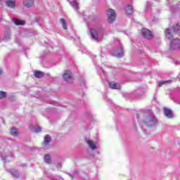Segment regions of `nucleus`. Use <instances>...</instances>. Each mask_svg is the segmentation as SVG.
<instances>
[{
	"label": "nucleus",
	"instance_id": "f257e3e1",
	"mask_svg": "<svg viewBox=\"0 0 180 180\" xmlns=\"http://www.w3.org/2000/svg\"><path fill=\"white\" fill-rule=\"evenodd\" d=\"M180 32V25L176 24L175 26L172 27L171 28H168L165 30V33L166 37L171 40L175 36V34H178Z\"/></svg>",
	"mask_w": 180,
	"mask_h": 180
},
{
	"label": "nucleus",
	"instance_id": "f03ea898",
	"mask_svg": "<svg viewBox=\"0 0 180 180\" xmlns=\"http://www.w3.org/2000/svg\"><path fill=\"white\" fill-rule=\"evenodd\" d=\"M107 16L109 22H115V20H116V12H115V10L112 8L107 10Z\"/></svg>",
	"mask_w": 180,
	"mask_h": 180
},
{
	"label": "nucleus",
	"instance_id": "7ed1b4c3",
	"mask_svg": "<svg viewBox=\"0 0 180 180\" xmlns=\"http://www.w3.org/2000/svg\"><path fill=\"white\" fill-rule=\"evenodd\" d=\"M141 33L145 39H153V32L147 28H143L141 30Z\"/></svg>",
	"mask_w": 180,
	"mask_h": 180
},
{
	"label": "nucleus",
	"instance_id": "20e7f679",
	"mask_svg": "<svg viewBox=\"0 0 180 180\" xmlns=\"http://www.w3.org/2000/svg\"><path fill=\"white\" fill-rule=\"evenodd\" d=\"M170 49L172 50H176L178 49H180V39H173L170 44Z\"/></svg>",
	"mask_w": 180,
	"mask_h": 180
},
{
	"label": "nucleus",
	"instance_id": "39448f33",
	"mask_svg": "<svg viewBox=\"0 0 180 180\" xmlns=\"http://www.w3.org/2000/svg\"><path fill=\"white\" fill-rule=\"evenodd\" d=\"M63 77L65 81H70V79H72V73L70 70H65Z\"/></svg>",
	"mask_w": 180,
	"mask_h": 180
},
{
	"label": "nucleus",
	"instance_id": "423d86ee",
	"mask_svg": "<svg viewBox=\"0 0 180 180\" xmlns=\"http://www.w3.org/2000/svg\"><path fill=\"white\" fill-rule=\"evenodd\" d=\"M108 85L111 89H120V84L116 83L115 82H110L108 83Z\"/></svg>",
	"mask_w": 180,
	"mask_h": 180
},
{
	"label": "nucleus",
	"instance_id": "0eeeda50",
	"mask_svg": "<svg viewBox=\"0 0 180 180\" xmlns=\"http://www.w3.org/2000/svg\"><path fill=\"white\" fill-rule=\"evenodd\" d=\"M34 75L35 78H43V77H44V72L40 70H35L34 72Z\"/></svg>",
	"mask_w": 180,
	"mask_h": 180
},
{
	"label": "nucleus",
	"instance_id": "6e6552de",
	"mask_svg": "<svg viewBox=\"0 0 180 180\" xmlns=\"http://www.w3.org/2000/svg\"><path fill=\"white\" fill-rule=\"evenodd\" d=\"M86 143L88 146L91 148V150H96V143L94 142L92 140H87Z\"/></svg>",
	"mask_w": 180,
	"mask_h": 180
},
{
	"label": "nucleus",
	"instance_id": "1a4fd4ad",
	"mask_svg": "<svg viewBox=\"0 0 180 180\" xmlns=\"http://www.w3.org/2000/svg\"><path fill=\"white\" fill-rule=\"evenodd\" d=\"M34 2V0H25L24 5L27 8H30V6H32V5H33Z\"/></svg>",
	"mask_w": 180,
	"mask_h": 180
},
{
	"label": "nucleus",
	"instance_id": "9d476101",
	"mask_svg": "<svg viewBox=\"0 0 180 180\" xmlns=\"http://www.w3.org/2000/svg\"><path fill=\"white\" fill-rule=\"evenodd\" d=\"M91 38L94 39V40L98 41V32H96V30H92L91 31Z\"/></svg>",
	"mask_w": 180,
	"mask_h": 180
},
{
	"label": "nucleus",
	"instance_id": "9b49d317",
	"mask_svg": "<svg viewBox=\"0 0 180 180\" xmlns=\"http://www.w3.org/2000/svg\"><path fill=\"white\" fill-rule=\"evenodd\" d=\"M164 113L167 117H172V111L168 108L164 109Z\"/></svg>",
	"mask_w": 180,
	"mask_h": 180
},
{
	"label": "nucleus",
	"instance_id": "f8f14e48",
	"mask_svg": "<svg viewBox=\"0 0 180 180\" xmlns=\"http://www.w3.org/2000/svg\"><path fill=\"white\" fill-rule=\"evenodd\" d=\"M6 4L9 8H15V0H8Z\"/></svg>",
	"mask_w": 180,
	"mask_h": 180
},
{
	"label": "nucleus",
	"instance_id": "ddd939ff",
	"mask_svg": "<svg viewBox=\"0 0 180 180\" xmlns=\"http://www.w3.org/2000/svg\"><path fill=\"white\" fill-rule=\"evenodd\" d=\"M125 12H127V13L129 15H131V13H133V7L130 5L127 6Z\"/></svg>",
	"mask_w": 180,
	"mask_h": 180
},
{
	"label": "nucleus",
	"instance_id": "4468645a",
	"mask_svg": "<svg viewBox=\"0 0 180 180\" xmlns=\"http://www.w3.org/2000/svg\"><path fill=\"white\" fill-rule=\"evenodd\" d=\"M44 160L46 164H51V158L49 155H45Z\"/></svg>",
	"mask_w": 180,
	"mask_h": 180
},
{
	"label": "nucleus",
	"instance_id": "2eb2a0df",
	"mask_svg": "<svg viewBox=\"0 0 180 180\" xmlns=\"http://www.w3.org/2000/svg\"><path fill=\"white\" fill-rule=\"evenodd\" d=\"M60 22L63 25V27L65 30H67L68 29V26L67 25V21H65V19L64 18H60Z\"/></svg>",
	"mask_w": 180,
	"mask_h": 180
},
{
	"label": "nucleus",
	"instance_id": "dca6fc26",
	"mask_svg": "<svg viewBox=\"0 0 180 180\" xmlns=\"http://www.w3.org/2000/svg\"><path fill=\"white\" fill-rule=\"evenodd\" d=\"M11 136H13L14 137H16L19 134V132L18 131V129L13 128L11 129L10 131Z\"/></svg>",
	"mask_w": 180,
	"mask_h": 180
},
{
	"label": "nucleus",
	"instance_id": "f3484780",
	"mask_svg": "<svg viewBox=\"0 0 180 180\" xmlns=\"http://www.w3.org/2000/svg\"><path fill=\"white\" fill-rule=\"evenodd\" d=\"M51 141V137L49 136H46L44 137V143L45 144V146H47L49 143H50Z\"/></svg>",
	"mask_w": 180,
	"mask_h": 180
},
{
	"label": "nucleus",
	"instance_id": "a211bd4d",
	"mask_svg": "<svg viewBox=\"0 0 180 180\" xmlns=\"http://www.w3.org/2000/svg\"><path fill=\"white\" fill-rule=\"evenodd\" d=\"M124 56V53H123V49L120 48V51L117 53V57L118 58H121V57H123Z\"/></svg>",
	"mask_w": 180,
	"mask_h": 180
},
{
	"label": "nucleus",
	"instance_id": "6ab92c4d",
	"mask_svg": "<svg viewBox=\"0 0 180 180\" xmlns=\"http://www.w3.org/2000/svg\"><path fill=\"white\" fill-rule=\"evenodd\" d=\"M14 23L16 25V26H20L22 25H25V22L20 20H15Z\"/></svg>",
	"mask_w": 180,
	"mask_h": 180
},
{
	"label": "nucleus",
	"instance_id": "aec40b11",
	"mask_svg": "<svg viewBox=\"0 0 180 180\" xmlns=\"http://www.w3.org/2000/svg\"><path fill=\"white\" fill-rule=\"evenodd\" d=\"M168 82H169V80H167V81H161L158 83V86L159 87H161L163 85H165V84H168Z\"/></svg>",
	"mask_w": 180,
	"mask_h": 180
},
{
	"label": "nucleus",
	"instance_id": "412c9836",
	"mask_svg": "<svg viewBox=\"0 0 180 180\" xmlns=\"http://www.w3.org/2000/svg\"><path fill=\"white\" fill-rule=\"evenodd\" d=\"M4 98H6V92L0 91V99H4Z\"/></svg>",
	"mask_w": 180,
	"mask_h": 180
},
{
	"label": "nucleus",
	"instance_id": "4be33fe9",
	"mask_svg": "<svg viewBox=\"0 0 180 180\" xmlns=\"http://www.w3.org/2000/svg\"><path fill=\"white\" fill-rule=\"evenodd\" d=\"M35 131H36V133H40V131H41V129H40V127H37L35 128Z\"/></svg>",
	"mask_w": 180,
	"mask_h": 180
},
{
	"label": "nucleus",
	"instance_id": "5701e85b",
	"mask_svg": "<svg viewBox=\"0 0 180 180\" xmlns=\"http://www.w3.org/2000/svg\"><path fill=\"white\" fill-rule=\"evenodd\" d=\"M73 5L76 7V9H79V8L78 7V3L77 1H73Z\"/></svg>",
	"mask_w": 180,
	"mask_h": 180
},
{
	"label": "nucleus",
	"instance_id": "b1692460",
	"mask_svg": "<svg viewBox=\"0 0 180 180\" xmlns=\"http://www.w3.org/2000/svg\"><path fill=\"white\" fill-rule=\"evenodd\" d=\"M150 122H157V118L153 117V118L150 119Z\"/></svg>",
	"mask_w": 180,
	"mask_h": 180
},
{
	"label": "nucleus",
	"instance_id": "393cba45",
	"mask_svg": "<svg viewBox=\"0 0 180 180\" xmlns=\"http://www.w3.org/2000/svg\"><path fill=\"white\" fill-rule=\"evenodd\" d=\"M2 75V70L0 69V75Z\"/></svg>",
	"mask_w": 180,
	"mask_h": 180
},
{
	"label": "nucleus",
	"instance_id": "a878e982",
	"mask_svg": "<svg viewBox=\"0 0 180 180\" xmlns=\"http://www.w3.org/2000/svg\"><path fill=\"white\" fill-rule=\"evenodd\" d=\"M0 22H2V20H0Z\"/></svg>",
	"mask_w": 180,
	"mask_h": 180
}]
</instances>
